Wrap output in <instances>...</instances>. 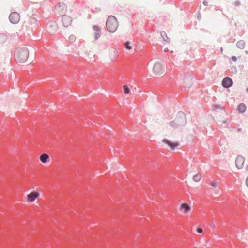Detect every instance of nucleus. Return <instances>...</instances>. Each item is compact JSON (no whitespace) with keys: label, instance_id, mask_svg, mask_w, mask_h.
Listing matches in <instances>:
<instances>
[{"label":"nucleus","instance_id":"1","mask_svg":"<svg viewBox=\"0 0 248 248\" xmlns=\"http://www.w3.org/2000/svg\"><path fill=\"white\" fill-rule=\"evenodd\" d=\"M29 52L27 48L23 47L19 48L15 54L16 60L20 63H24L28 59Z\"/></svg>","mask_w":248,"mask_h":248},{"label":"nucleus","instance_id":"2","mask_svg":"<svg viewBox=\"0 0 248 248\" xmlns=\"http://www.w3.org/2000/svg\"><path fill=\"white\" fill-rule=\"evenodd\" d=\"M118 22L117 18L113 16H109L107 20L106 26L110 32H114L118 27Z\"/></svg>","mask_w":248,"mask_h":248},{"label":"nucleus","instance_id":"3","mask_svg":"<svg viewBox=\"0 0 248 248\" xmlns=\"http://www.w3.org/2000/svg\"><path fill=\"white\" fill-rule=\"evenodd\" d=\"M164 67L160 62L155 63L153 68V72L155 75H160L164 73Z\"/></svg>","mask_w":248,"mask_h":248},{"label":"nucleus","instance_id":"4","mask_svg":"<svg viewBox=\"0 0 248 248\" xmlns=\"http://www.w3.org/2000/svg\"><path fill=\"white\" fill-rule=\"evenodd\" d=\"M40 194L37 191H32L27 196V201L30 202H33L36 200L38 199Z\"/></svg>","mask_w":248,"mask_h":248},{"label":"nucleus","instance_id":"5","mask_svg":"<svg viewBox=\"0 0 248 248\" xmlns=\"http://www.w3.org/2000/svg\"><path fill=\"white\" fill-rule=\"evenodd\" d=\"M9 20L13 24H17L20 20V16L17 12H12L9 15Z\"/></svg>","mask_w":248,"mask_h":248},{"label":"nucleus","instance_id":"6","mask_svg":"<svg viewBox=\"0 0 248 248\" xmlns=\"http://www.w3.org/2000/svg\"><path fill=\"white\" fill-rule=\"evenodd\" d=\"M62 21L64 26L68 27L71 25L72 20L69 15L65 14L62 16Z\"/></svg>","mask_w":248,"mask_h":248},{"label":"nucleus","instance_id":"7","mask_svg":"<svg viewBox=\"0 0 248 248\" xmlns=\"http://www.w3.org/2000/svg\"><path fill=\"white\" fill-rule=\"evenodd\" d=\"M245 162V158L242 156H238L235 159V165L236 167L240 169L243 167Z\"/></svg>","mask_w":248,"mask_h":248},{"label":"nucleus","instance_id":"8","mask_svg":"<svg viewBox=\"0 0 248 248\" xmlns=\"http://www.w3.org/2000/svg\"><path fill=\"white\" fill-rule=\"evenodd\" d=\"M93 33L95 40L98 39L101 36V29L97 26H93L92 27Z\"/></svg>","mask_w":248,"mask_h":248},{"label":"nucleus","instance_id":"9","mask_svg":"<svg viewBox=\"0 0 248 248\" xmlns=\"http://www.w3.org/2000/svg\"><path fill=\"white\" fill-rule=\"evenodd\" d=\"M222 86L225 88H229L232 84V81L231 78L229 77H225L222 82Z\"/></svg>","mask_w":248,"mask_h":248},{"label":"nucleus","instance_id":"10","mask_svg":"<svg viewBox=\"0 0 248 248\" xmlns=\"http://www.w3.org/2000/svg\"><path fill=\"white\" fill-rule=\"evenodd\" d=\"M180 209L183 213L186 214L190 212L191 207L187 203H184L181 205Z\"/></svg>","mask_w":248,"mask_h":248},{"label":"nucleus","instance_id":"11","mask_svg":"<svg viewBox=\"0 0 248 248\" xmlns=\"http://www.w3.org/2000/svg\"><path fill=\"white\" fill-rule=\"evenodd\" d=\"M163 142L167 144L171 149H174L175 147H178L179 145L177 142H172L167 139H164Z\"/></svg>","mask_w":248,"mask_h":248},{"label":"nucleus","instance_id":"12","mask_svg":"<svg viewBox=\"0 0 248 248\" xmlns=\"http://www.w3.org/2000/svg\"><path fill=\"white\" fill-rule=\"evenodd\" d=\"M118 52L115 49H111L109 50V57L110 59L114 60L118 57Z\"/></svg>","mask_w":248,"mask_h":248},{"label":"nucleus","instance_id":"13","mask_svg":"<svg viewBox=\"0 0 248 248\" xmlns=\"http://www.w3.org/2000/svg\"><path fill=\"white\" fill-rule=\"evenodd\" d=\"M49 160V156L47 154L43 153L40 156V160L42 163H46Z\"/></svg>","mask_w":248,"mask_h":248},{"label":"nucleus","instance_id":"14","mask_svg":"<svg viewBox=\"0 0 248 248\" xmlns=\"http://www.w3.org/2000/svg\"><path fill=\"white\" fill-rule=\"evenodd\" d=\"M236 46L238 48L242 49L244 47L245 42L243 40H240L237 42Z\"/></svg>","mask_w":248,"mask_h":248},{"label":"nucleus","instance_id":"15","mask_svg":"<svg viewBox=\"0 0 248 248\" xmlns=\"http://www.w3.org/2000/svg\"><path fill=\"white\" fill-rule=\"evenodd\" d=\"M201 178H202V175L200 173L195 175L193 177V180L195 182L200 181L201 180Z\"/></svg>","mask_w":248,"mask_h":248},{"label":"nucleus","instance_id":"16","mask_svg":"<svg viewBox=\"0 0 248 248\" xmlns=\"http://www.w3.org/2000/svg\"><path fill=\"white\" fill-rule=\"evenodd\" d=\"M7 40L6 37L3 35H0V44L4 43Z\"/></svg>","mask_w":248,"mask_h":248},{"label":"nucleus","instance_id":"17","mask_svg":"<svg viewBox=\"0 0 248 248\" xmlns=\"http://www.w3.org/2000/svg\"><path fill=\"white\" fill-rule=\"evenodd\" d=\"M123 88L125 94H128L130 92V90L127 85H124Z\"/></svg>","mask_w":248,"mask_h":248},{"label":"nucleus","instance_id":"18","mask_svg":"<svg viewBox=\"0 0 248 248\" xmlns=\"http://www.w3.org/2000/svg\"><path fill=\"white\" fill-rule=\"evenodd\" d=\"M125 47L128 50H131L132 47L130 45V43L129 42H126L124 44Z\"/></svg>","mask_w":248,"mask_h":248},{"label":"nucleus","instance_id":"19","mask_svg":"<svg viewBox=\"0 0 248 248\" xmlns=\"http://www.w3.org/2000/svg\"><path fill=\"white\" fill-rule=\"evenodd\" d=\"M76 37L75 35H71L69 38H68V40L70 42H74L76 40Z\"/></svg>","mask_w":248,"mask_h":248},{"label":"nucleus","instance_id":"20","mask_svg":"<svg viewBox=\"0 0 248 248\" xmlns=\"http://www.w3.org/2000/svg\"><path fill=\"white\" fill-rule=\"evenodd\" d=\"M246 108V106L244 104H240L238 106V108Z\"/></svg>","mask_w":248,"mask_h":248},{"label":"nucleus","instance_id":"21","mask_svg":"<svg viewBox=\"0 0 248 248\" xmlns=\"http://www.w3.org/2000/svg\"><path fill=\"white\" fill-rule=\"evenodd\" d=\"M197 231L198 233H201L203 232V230L202 228H199L197 229Z\"/></svg>","mask_w":248,"mask_h":248},{"label":"nucleus","instance_id":"22","mask_svg":"<svg viewBox=\"0 0 248 248\" xmlns=\"http://www.w3.org/2000/svg\"><path fill=\"white\" fill-rule=\"evenodd\" d=\"M232 59L234 62H235L237 60V58L235 56H232Z\"/></svg>","mask_w":248,"mask_h":248},{"label":"nucleus","instance_id":"23","mask_svg":"<svg viewBox=\"0 0 248 248\" xmlns=\"http://www.w3.org/2000/svg\"><path fill=\"white\" fill-rule=\"evenodd\" d=\"M246 185L247 186H248V176L247 177V179H246Z\"/></svg>","mask_w":248,"mask_h":248},{"label":"nucleus","instance_id":"24","mask_svg":"<svg viewBox=\"0 0 248 248\" xmlns=\"http://www.w3.org/2000/svg\"><path fill=\"white\" fill-rule=\"evenodd\" d=\"M240 112H242V113H243V112H244V110H243V111H240Z\"/></svg>","mask_w":248,"mask_h":248},{"label":"nucleus","instance_id":"25","mask_svg":"<svg viewBox=\"0 0 248 248\" xmlns=\"http://www.w3.org/2000/svg\"><path fill=\"white\" fill-rule=\"evenodd\" d=\"M247 91L248 92V88L247 89Z\"/></svg>","mask_w":248,"mask_h":248},{"label":"nucleus","instance_id":"26","mask_svg":"<svg viewBox=\"0 0 248 248\" xmlns=\"http://www.w3.org/2000/svg\"><path fill=\"white\" fill-rule=\"evenodd\" d=\"M247 168L248 169V166H247Z\"/></svg>","mask_w":248,"mask_h":248}]
</instances>
